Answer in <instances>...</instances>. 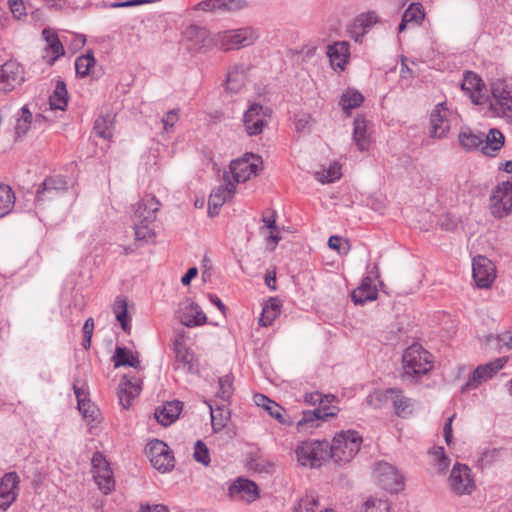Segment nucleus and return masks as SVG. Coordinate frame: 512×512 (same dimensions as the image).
Returning a JSON list of instances; mask_svg holds the SVG:
<instances>
[{"instance_id": "nucleus-1", "label": "nucleus", "mask_w": 512, "mask_h": 512, "mask_svg": "<svg viewBox=\"0 0 512 512\" xmlns=\"http://www.w3.org/2000/svg\"><path fill=\"white\" fill-rule=\"evenodd\" d=\"M361 443L362 437L357 431H341L334 436L332 443H329L328 459L337 464L348 463L359 452Z\"/></svg>"}, {"instance_id": "nucleus-2", "label": "nucleus", "mask_w": 512, "mask_h": 512, "mask_svg": "<svg viewBox=\"0 0 512 512\" xmlns=\"http://www.w3.org/2000/svg\"><path fill=\"white\" fill-rule=\"evenodd\" d=\"M258 38L251 27L226 30L212 36L213 46L222 51L238 50L252 45Z\"/></svg>"}, {"instance_id": "nucleus-3", "label": "nucleus", "mask_w": 512, "mask_h": 512, "mask_svg": "<svg viewBox=\"0 0 512 512\" xmlns=\"http://www.w3.org/2000/svg\"><path fill=\"white\" fill-rule=\"evenodd\" d=\"M492 97L489 109L499 117L512 122V82L497 79L491 83Z\"/></svg>"}, {"instance_id": "nucleus-4", "label": "nucleus", "mask_w": 512, "mask_h": 512, "mask_svg": "<svg viewBox=\"0 0 512 512\" xmlns=\"http://www.w3.org/2000/svg\"><path fill=\"white\" fill-rule=\"evenodd\" d=\"M402 360L404 378L427 374L432 368L431 354L418 344L409 346Z\"/></svg>"}, {"instance_id": "nucleus-5", "label": "nucleus", "mask_w": 512, "mask_h": 512, "mask_svg": "<svg viewBox=\"0 0 512 512\" xmlns=\"http://www.w3.org/2000/svg\"><path fill=\"white\" fill-rule=\"evenodd\" d=\"M329 442L327 440L304 441L295 449L301 466L318 468L328 460Z\"/></svg>"}, {"instance_id": "nucleus-6", "label": "nucleus", "mask_w": 512, "mask_h": 512, "mask_svg": "<svg viewBox=\"0 0 512 512\" xmlns=\"http://www.w3.org/2000/svg\"><path fill=\"white\" fill-rule=\"evenodd\" d=\"M490 210L494 217L504 218L512 211V181L499 183L490 196Z\"/></svg>"}, {"instance_id": "nucleus-7", "label": "nucleus", "mask_w": 512, "mask_h": 512, "mask_svg": "<svg viewBox=\"0 0 512 512\" xmlns=\"http://www.w3.org/2000/svg\"><path fill=\"white\" fill-rule=\"evenodd\" d=\"M262 160L259 156L246 153L242 158L234 159L230 163V172L233 175V182H246L252 176H256L261 170Z\"/></svg>"}, {"instance_id": "nucleus-8", "label": "nucleus", "mask_w": 512, "mask_h": 512, "mask_svg": "<svg viewBox=\"0 0 512 512\" xmlns=\"http://www.w3.org/2000/svg\"><path fill=\"white\" fill-rule=\"evenodd\" d=\"M145 453L154 468L166 472L174 467V456L169 446L161 440L150 441L145 448Z\"/></svg>"}, {"instance_id": "nucleus-9", "label": "nucleus", "mask_w": 512, "mask_h": 512, "mask_svg": "<svg viewBox=\"0 0 512 512\" xmlns=\"http://www.w3.org/2000/svg\"><path fill=\"white\" fill-rule=\"evenodd\" d=\"M374 476L378 485L389 492L398 493L404 487L403 476L387 462L380 461L376 463Z\"/></svg>"}, {"instance_id": "nucleus-10", "label": "nucleus", "mask_w": 512, "mask_h": 512, "mask_svg": "<svg viewBox=\"0 0 512 512\" xmlns=\"http://www.w3.org/2000/svg\"><path fill=\"white\" fill-rule=\"evenodd\" d=\"M448 484L450 490L457 495L471 494L475 489V481L471 474V469L467 465L460 463L453 466Z\"/></svg>"}, {"instance_id": "nucleus-11", "label": "nucleus", "mask_w": 512, "mask_h": 512, "mask_svg": "<svg viewBox=\"0 0 512 512\" xmlns=\"http://www.w3.org/2000/svg\"><path fill=\"white\" fill-rule=\"evenodd\" d=\"M507 362L505 357L497 358L485 365L478 366L469 377L467 382L462 386L461 392L476 389L482 382L492 378Z\"/></svg>"}, {"instance_id": "nucleus-12", "label": "nucleus", "mask_w": 512, "mask_h": 512, "mask_svg": "<svg viewBox=\"0 0 512 512\" xmlns=\"http://www.w3.org/2000/svg\"><path fill=\"white\" fill-rule=\"evenodd\" d=\"M91 462L94 472V480L99 489L105 494L110 493L114 489L115 480L109 463L100 452L93 454Z\"/></svg>"}, {"instance_id": "nucleus-13", "label": "nucleus", "mask_w": 512, "mask_h": 512, "mask_svg": "<svg viewBox=\"0 0 512 512\" xmlns=\"http://www.w3.org/2000/svg\"><path fill=\"white\" fill-rule=\"evenodd\" d=\"M270 115L269 108H264L258 103L252 104L244 113L243 123L249 136H255L262 133L267 125V118Z\"/></svg>"}, {"instance_id": "nucleus-14", "label": "nucleus", "mask_w": 512, "mask_h": 512, "mask_svg": "<svg viewBox=\"0 0 512 512\" xmlns=\"http://www.w3.org/2000/svg\"><path fill=\"white\" fill-rule=\"evenodd\" d=\"M67 189L68 182L63 176L57 175L48 177L38 188L35 196V203L40 205L47 200H52L58 195L66 192Z\"/></svg>"}, {"instance_id": "nucleus-15", "label": "nucleus", "mask_w": 512, "mask_h": 512, "mask_svg": "<svg viewBox=\"0 0 512 512\" xmlns=\"http://www.w3.org/2000/svg\"><path fill=\"white\" fill-rule=\"evenodd\" d=\"M472 275L479 288H488L495 279V267L491 260L478 255L473 258Z\"/></svg>"}, {"instance_id": "nucleus-16", "label": "nucleus", "mask_w": 512, "mask_h": 512, "mask_svg": "<svg viewBox=\"0 0 512 512\" xmlns=\"http://www.w3.org/2000/svg\"><path fill=\"white\" fill-rule=\"evenodd\" d=\"M173 350L177 363L175 369H179L181 367L186 373H198L199 364L195 354L190 348L186 346L182 336L175 339Z\"/></svg>"}, {"instance_id": "nucleus-17", "label": "nucleus", "mask_w": 512, "mask_h": 512, "mask_svg": "<svg viewBox=\"0 0 512 512\" xmlns=\"http://www.w3.org/2000/svg\"><path fill=\"white\" fill-rule=\"evenodd\" d=\"M228 496L233 500L252 503L259 498V488L255 482L239 477L229 486Z\"/></svg>"}, {"instance_id": "nucleus-18", "label": "nucleus", "mask_w": 512, "mask_h": 512, "mask_svg": "<svg viewBox=\"0 0 512 512\" xmlns=\"http://www.w3.org/2000/svg\"><path fill=\"white\" fill-rule=\"evenodd\" d=\"M23 80V68L19 63L10 60L0 66V90L10 91Z\"/></svg>"}, {"instance_id": "nucleus-19", "label": "nucleus", "mask_w": 512, "mask_h": 512, "mask_svg": "<svg viewBox=\"0 0 512 512\" xmlns=\"http://www.w3.org/2000/svg\"><path fill=\"white\" fill-rule=\"evenodd\" d=\"M452 113L446 107L445 103L438 104L430 115L431 130L430 135L433 138H442L450 130V119Z\"/></svg>"}, {"instance_id": "nucleus-20", "label": "nucleus", "mask_w": 512, "mask_h": 512, "mask_svg": "<svg viewBox=\"0 0 512 512\" xmlns=\"http://www.w3.org/2000/svg\"><path fill=\"white\" fill-rule=\"evenodd\" d=\"M177 318L186 327L204 325L207 317L201 307L195 302L186 301L181 304L177 311Z\"/></svg>"}, {"instance_id": "nucleus-21", "label": "nucleus", "mask_w": 512, "mask_h": 512, "mask_svg": "<svg viewBox=\"0 0 512 512\" xmlns=\"http://www.w3.org/2000/svg\"><path fill=\"white\" fill-rule=\"evenodd\" d=\"M19 476L15 472L6 473L0 480V508L5 511L17 497Z\"/></svg>"}, {"instance_id": "nucleus-22", "label": "nucleus", "mask_w": 512, "mask_h": 512, "mask_svg": "<svg viewBox=\"0 0 512 512\" xmlns=\"http://www.w3.org/2000/svg\"><path fill=\"white\" fill-rule=\"evenodd\" d=\"M141 392V385L135 376L125 375L118 386L119 402L123 408L128 409L131 401Z\"/></svg>"}, {"instance_id": "nucleus-23", "label": "nucleus", "mask_w": 512, "mask_h": 512, "mask_svg": "<svg viewBox=\"0 0 512 512\" xmlns=\"http://www.w3.org/2000/svg\"><path fill=\"white\" fill-rule=\"evenodd\" d=\"M160 209V202L156 197L147 195L143 197L135 206L134 219L145 223H153L156 219V213Z\"/></svg>"}, {"instance_id": "nucleus-24", "label": "nucleus", "mask_w": 512, "mask_h": 512, "mask_svg": "<svg viewBox=\"0 0 512 512\" xmlns=\"http://www.w3.org/2000/svg\"><path fill=\"white\" fill-rule=\"evenodd\" d=\"M371 123L362 116H357L353 123V141L359 151L364 152L370 146Z\"/></svg>"}, {"instance_id": "nucleus-25", "label": "nucleus", "mask_w": 512, "mask_h": 512, "mask_svg": "<svg viewBox=\"0 0 512 512\" xmlns=\"http://www.w3.org/2000/svg\"><path fill=\"white\" fill-rule=\"evenodd\" d=\"M339 409L336 406L318 407L311 411H304L302 418L298 421L299 428H303L310 424V427H317L319 420H326L329 417L337 415Z\"/></svg>"}, {"instance_id": "nucleus-26", "label": "nucleus", "mask_w": 512, "mask_h": 512, "mask_svg": "<svg viewBox=\"0 0 512 512\" xmlns=\"http://www.w3.org/2000/svg\"><path fill=\"white\" fill-rule=\"evenodd\" d=\"M327 55L334 69L344 70L350 56L349 43L340 41L329 45Z\"/></svg>"}, {"instance_id": "nucleus-27", "label": "nucleus", "mask_w": 512, "mask_h": 512, "mask_svg": "<svg viewBox=\"0 0 512 512\" xmlns=\"http://www.w3.org/2000/svg\"><path fill=\"white\" fill-rule=\"evenodd\" d=\"M182 408L183 403L181 401L166 402L155 410V418L161 425L168 426L179 417Z\"/></svg>"}, {"instance_id": "nucleus-28", "label": "nucleus", "mask_w": 512, "mask_h": 512, "mask_svg": "<svg viewBox=\"0 0 512 512\" xmlns=\"http://www.w3.org/2000/svg\"><path fill=\"white\" fill-rule=\"evenodd\" d=\"M248 66L244 64H235L227 72L226 90L231 93H237L245 84Z\"/></svg>"}, {"instance_id": "nucleus-29", "label": "nucleus", "mask_w": 512, "mask_h": 512, "mask_svg": "<svg viewBox=\"0 0 512 512\" xmlns=\"http://www.w3.org/2000/svg\"><path fill=\"white\" fill-rule=\"evenodd\" d=\"M254 400L257 406L266 410L271 417L276 419L281 424L290 425L292 422L285 417L286 411L283 407L275 401L269 399L263 394H256Z\"/></svg>"}, {"instance_id": "nucleus-30", "label": "nucleus", "mask_w": 512, "mask_h": 512, "mask_svg": "<svg viewBox=\"0 0 512 512\" xmlns=\"http://www.w3.org/2000/svg\"><path fill=\"white\" fill-rule=\"evenodd\" d=\"M505 143V137L498 129H490L488 134H484V143L482 152L487 156H495Z\"/></svg>"}, {"instance_id": "nucleus-31", "label": "nucleus", "mask_w": 512, "mask_h": 512, "mask_svg": "<svg viewBox=\"0 0 512 512\" xmlns=\"http://www.w3.org/2000/svg\"><path fill=\"white\" fill-rule=\"evenodd\" d=\"M425 17L423 7L420 3H412L404 11L401 22L398 26V31L403 32L408 25H418Z\"/></svg>"}, {"instance_id": "nucleus-32", "label": "nucleus", "mask_w": 512, "mask_h": 512, "mask_svg": "<svg viewBox=\"0 0 512 512\" xmlns=\"http://www.w3.org/2000/svg\"><path fill=\"white\" fill-rule=\"evenodd\" d=\"M482 79L474 72L467 71L462 81V90L466 91L474 103H479V93L483 87Z\"/></svg>"}, {"instance_id": "nucleus-33", "label": "nucleus", "mask_w": 512, "mask_h": 512, "mask_svg": "<svg viewBox=\"0 0 512 512\" xmlns=\"http://www.w3.org/2000/svg\"><path fill=\"white\" fill-rule=\"evenodd\" d=\"M459 143L466 150L482 148L484 133H476L470 128H463L459 134Z\"/></svg>"}, {"instance_id": "nucleus-34", "label": "nucleus", "mask_w": 512, "mask_h": 512, "mask_svg": "<svg viewBox=\"0 0 512 512\" xmlns=\"http://www.w3.org/2000/svg\"><path fill=\"white\" fill-rule=\"evenodd\" d=\"M392 404L395 414L402 418L412 415L414 411L413 400L403 395V392L400 389H398V393H395Z\"/></svg>"}, {"instance_id": "nucleus-35", "label": "nucleus", "mask_w": 512, "mask_h": 512, "mask_svg": "<svg viewBox=\"0 0 512 512\" xmlns=\"http://www.w3.org/2000/svg\"><path fill=\"white\" fill-rule=\"evenodd\" d=\"M52 110H65L68 104V93L63 81H57L53 94L49 97Z\"/></svg>"}, {"instance_id": "nucleus-36", "label": "nucleus", "mask_w": 512, "mask_h": 512, "mask_svg": "<svg viewBox=\"0 0 512 512\" xmlns=\"http://www.w3.org/2000/svg\"><path fill=\"white\" fill-rule=\"evenodd\" d=\"M186 36L200 44V48H210L213 46L212 36L208 30L203 27L191 25L186 29Z\"/></svg>"}, {"instance_id": "nucleus-37", "label": "nucleus", "mask_w": 512, "mask_h": 512, "mask_svg": "<svg viewBox=\"0 0 512 512\" xmlns=\"http://www.w3.org/2000/svg\"><path fill=\"white\" fill-rule=\"evenodd\" d=\"M280 308V302L275 298H271L262 309V313L259 318V324L264 327L270 326L280 314Z\"/></svg>"}, {"instance_id": "nucleus-38", "label": "nucleus", "mask_w": 512, "mask_h": 512, "mask_svg": "<svg viewBox=\"0 0 512 512\" xmlns=\"http://www.w3.org/2000/svg\"><path fill=\"white\" fill-rule=\"evenodd\" d=\"M15 205V193L9 185L0 184V218L8 215Z\"/></svg>"}, {"instance_id": "nucleus-39", "label": "nucleus", "mask_w": 512, "mask_h": 512, "mask_svg": "<svg viewBox=\"0 0 512 512\" xmlns=\"http://www.w3.org/2000/svg\"><path fill=\"white\" fill-rule=\"evenodd\" d=\"M113 360L116 368L120 366L136 368L140 364L138 357L133 355V353L125 347H116Z\"/></svg>"}, {"instance_id": "nucleus-40", "label": "nucleus", "mask_w": 512, "mask_h": 512, "mask_svg": "<svg viewBox=\"0 0 512 512\" xmlns=\"http://www.w3.org/2000/svg\"><path fill=\"white\" fill-rule=\"evenodd\" d=\"M395 393H398L397 388H388L386 390L374 391L367 397V403L375 408H381L389 401L393 402Z\"/></svg>"}, {"instance_id": "nucleus-41", "label": "nucleus", "mask_w": 512, "mask_h": 512, "mask_svg": "<svg viewBox=\"0 0 512 512\" xmlns=\"http://www.w3.org/2000/svg\"><path fill=\"white\" fill-rule=\"evenodd\" d=\"M93 130L103 139H110L113 135V120L111 115L99 116L94 123Z\"/></svg>"}, {"instance_id": "nucleus-42", "label": "nucleus", "mask_w": 512, "mask_h": 512, "mask_svg": "<svg viewBox=\"0 0 512 512\" xmlns=\"http://www.w3.org/2000/svg\"><path fill=\"white\" fill-rule=\"evenodd\" d=\"M364 101V96L357 90L348 89L342 94L340 105L343 110H351L359 107Z\"/></svg>"}, {"instance_id": "nucleus-43", "label": "nucleus", "mask_w": 512, "mask_h": 512, "mask_svg": "<svg viewBox=\"0 0 512 512\" xmlns=\"http://www.w3.org/2000/svg\"><path fill=\"white\" fill-rule=\"evenodd\" d=\"M341 166L337 163H331L327 169L315 172V178L321 183H332L341 177Z\"/></svg>"}, {"instance_id": "nucleus-44", "label": "nucleus", "mask_w": 512, "mask_h": 512, "mask_svg": "<svg viewBox=\"0 0 512 512\" xmlns=\"http://www.w3.org/2000/svg\"><path fill=\"white\" fill-rule=\"evenodd\" d=\"M42 34L45 37L47 45L53 54V57L50 60V63L52 64L57 58L64 54V48L55 33H52L48 29H44Z\"/></svg>"}, {"instance_id": "nucleus-45", "label": "nucleus", "mask_w": 512, "mask_h": 512, "mask_svg": "<svg viewBox=\"0 0 512 512\" xmlns=\"http://www.w3.org/2000/svg\"><path fill=\"white\" fill-rule=\"evenodd\" d=\"M95 62L96 60L92 52H87L85 55L77 57L75 61L76 74L81 78L88 76Z\"/></svg>"}, {"instance_id": "nucleus-46", "label": "nucleus", "mask_w": 512, "mask_h": 512, "mask_svg": "<svg viewBox=\"0 0 512 512\" xmlns=\"http://www.w3.org/2000/svg\"><path fill=\"white\" fill-rule=\"evenodd\" d=\"M318 506V497L315 493L301 497L293 508V512H315Z\"/></svg>"}, {"instance_id": "nucleus-47", "label": "nucleus", "mask_w": 512, "mask_h": 512, "mask_svg": "<svg viewBox=\"0 0 512 512\" xmlns=\"http://www.w3.org/2000/svg\"><path fill=\"white\" fill-rule=\"evenodd\" d=\"M377 295V289H364L357 287L355 290H353L351 298L356 305H363L368 301L376 300Z\"/></svg>"}, {"instance_id": "nucleus-48", "label": "nucleus", "mask_w": 512, "mask_h": 512, "mask_svg": "<svg viewBox=\"0 0 512 512\" xmlns=\"http://www.w3.org/2000/svg\"><path fill=\"white\" fill-rule=\"evenodd\" d=\"M32 122V114L27 107L21 108V117L17 120L15 133L17 137L24 136L30 128Z\"/></svg>"}, {"instance_id": "nucleus-49", "label": "nucleus", "mask_w": 512, "mask_h": 512, "mask_svg": "<svg viewBox=\"0 0 512 512\" xmlns=\"http://www.w3.org/2000/svg\"><path fill=\"white\" fill-rule=\"evenodd\" d=\"M151 223H145L141 220L134 219L135 239L140 241H148L155 236L154 231L150 228Z\"/></svg>"}, {"instance_id": "nucleus-50", "label": "nucleus", "mask_w": 512, "mask_h": 512, "mask_svg": "<svg viewBox=\"0 0 512 512\" xmlns=\"http://www.w3.org/2000/svg\"><path fill=\"white\" fill-rule=\"evenodd\" d=\"M223 179L224 184L220 185L213 193L228 201L233 197L236 191V184L230 180L227 173H224Z\"/></svg>"}, {"instance_id": "nucleus-51", "label": "nucleus", "mask_w": 512, "mask_h": 512, "mask_svg": "<svg viewBox=\"0 0 512 512\" xmlns=\"http://www.w3.org/2000/svg\"><path fill=\"white\" fill-rule=\"evenodd\" d=\"M193 457L197 462L203 464L204 466H209L211 461L210 454L206 444L203 441H196Z\"/></svg>"}, {"instance_id": "nucleus-52", "label": "nucleus", "mask_w": 512, "mask_h": 512, "mask_svg": "<svg viewBox=\"0 0 512 512\" xmlns=\"http://www.w3.org/2000/svg\"><path fill=\"white\" fill-rule=\"evenodd\" d=\"M362 512H390V503L383 499H369Z\"/></svg>"}, {"instance_id": "nucleus-53", "label": "nucleus", "mask_w": 512, "mask_h": 512, "mask_svg": "<svg viewBox=\"0 0 512 512\" xmlns=\"http://www.w3.org/2000/svg\"><path fill=\"white\" fill-rule=\"evenodd\" d=\"M233 394L232 379L229 375L219 378V390L217 396L224 401L230 399Z\"/></svg>"}, {"instance_id": "nucleus-54", "label": "nucleus", "mask_w": 512, "mask_h": 512, "mask_svg": "<svg viewBox=\"0 0 512 512\" xmlns=\"http://www.w3.org/2000/svg\"><path fill=\"white\" fill-rule=\"evenodd\" d=\"M335 397L331 395H322L319 392H312L305 395V401L311 405H320L319 407L329 406L328 404L334 400Z\"/></svg>"}, {"instance_id": "nucleus-55", "label": "nucleus", "mask_w": 512, "mask_h": 512, "mask_svg": "<svg viewBox=\"0 0 512 512\" xmlns=\"http://www.w3.org/2000/svg\"><path fill=\"white\" fill-rule=\"evenodd\" d=\"M432 455L439 471H443L449 466L450 461L446 457L443 447H435L432 451Z\"/></svg>"}, {"instance_id": "nucleus-56", "label": "nucleus", "mask_w": 512, "mask_h": 512, "mask_svg": "<svg viewBox=\"0 0 512 512\" xmlns=\"http://www.w3.org/2000/svg\"><path fill=\"white\" fill-rule=\"evenodd\" d=\"M211 424L215 432L222 430L226 425L227 417H224L222 414V410L219 408L217 410H213L211 406Z\"/></svg>"}, {"instance_id": "nucleus-57", "label": "nucleus", "mask_w": 512, "mask_h": 512, "mask_svg": "<svg viewBox=\"0 0 512 512\" xmlns=\"http://www.w3.org/2000/svg\"><path fill=\"white\" fill-rule=\"evenodd\" d=\"M226 4L223 0H204L199 2L196 6V10L202 11H214L216 9H222Z\"/></svg>"}, {"instance_id": "nucleus-58", "label": "nucleus", "mask_w": 512, "mask_h": 512, "mask_svg": "<svg viewBox=\"0 0 512 512\" xmlns=\"http://www.w3.org/2000/svg\"><path fill=\"white\" fill-rule=\"evenodd\" d=\"M78 410L83 415V417L94 419L96 406L90 401L89 398H87L85 401L81 400L80 403H78Z\"/></svg>"}, {"instance_id": "nucleus-59", "label": "nucleus", "mask_w": 512, "mask_h": 512, "mask_svg": "<svg viewBox=\"0 0 512 512\" xmlns=\"http://www.w3.org/2000/svg\"><path fill=\"white\" fill-rule=\"evenodd\" d=\"M226 202L224 198H220L217 194H214L213 192L209 196L208 200V214L213 217L212 209H215V213L219 212V209L222 207V205Z\"/></svg>"}, {"instance_id": "nucleus-60", "label": "nucleus", "mask_w": 512, "mask_h": 512, "mask_svg": "<svg viewBox=\"0 0 512 512\" xmlns=\"http://www.w3.org/2000/svg\"><path fill=\"white\" fill-rule=\"evenodd\" d=\"M179 110L178 109H172L168 111L162 118V123L164 126V130L168 131L170 128H172L175 123L178 121L179 118Z\"/></svg>"}, {"instance_id": "nucleus-61", "label": "nucleus", "mask_w": 512, "mask_h": 512, "mask_svg": "<svg viewBox=\"0 0 512 512\" xmlns=\"http://www.w3.org/2000/svg\"><path fill=\"white\" fill-rule=\"evenodd\" d=\"M9 6L15 17L20 18L25 15V7L22 0H9Z\"/></svg>"}, {"instance_id": "nucleus-62", "label": "nucleus", "mask_w": 512, "mask_h": 512, "mask_svg": "<svg viewBox=\"0 0 512 512\" xmlns=\"http://www.w3.org/2000/svg\"><path fill=\"white\" fill-rule=\"evenodd\" d=\"M378 21L377 15L375 13H367L363 14L358 18V22L364 28H370Z\"/></svg>"}, {"instance_id": "nucleus-63", "label": "nucleus", "mask_w": 512, "mask_h": 512, "mask_svg": "<svg viewBox=\"0 0 512 512\" xmlns=\"http://www.w3.org/2000/svg\"><path fill=\"white\" fill-rule=\"evenodd\" d=\"M128 311V303L126 298L117 297L113 304V313L116 315L125 313Z\"/></svg>"}, {"instance_id": "nucleus-64", "label": "nucleus", "mask_w": 512, "mask_h": 512, "mask_svg": "<svg viewBox=\"0 0 512 512\" xmlns=\"http://www.w3.org/2000/svg\"><path fill=\"white\" fill-rule=\"evenodd\" d=\"M141 512H169V509L163 504H155L142 506Z\"/></svg>"}]
</instances>
